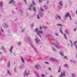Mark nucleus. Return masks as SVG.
I'll return each mask as SVG.
<instances>
[{
    "instance_id": "4c0bfd02",
    "label": "nucleus",
    "mask_w": 77,
    "mask_h": 77,
    "mask_svg": "<svg viewBox=\"0 0 77 77\" xmlns=\"http://www.w3.org/2000/svg\"><path fill=\"white\" fill-rule=\"evenodd\" d=\"M8 72L9 74H11V73H10V72H9V71L8 70Z\"/></svg>"
},
{
    "instance_id": "5fc2aeb1",
    "label": "nucleus",
    "mask_w": 77,
    "mask_h": 77,
    "mask_svg": "<svg viewBox=\"0 0 77 77\" xmlns=\"http://www.w3.org/2000/svg\"><path fill=\"white\" fill-rule=\"evenodd\" d=\"M2 54V53L1 52H0V54Z\"/></svg>"
},
{
    "instance_id": "7ed1b4c3",
    "label": "nucleus",
    "mask_w": 77,
    "mask_h": 77,
    "mask_svg": "<svg viewBox=\"0 0 77 77\" xmlns=\"http://www.w3.org/2000/svg\"><path fill=\"white\" fill-rule=\"evenodd\" d=\"M69 17L70 20H71V17L69 15V13H67L65 15V17Z\"/></svg>"
},
{
    "instance_id": "473e14b6",
    "label": "nucleus",
    "mask_w": 77,
    "mask_h": 77,
    "mask_svg": "<svg viewBox=\"0 0 77 77\" xmlns=\"http://www.w3.org/2000/svg\"><path fill=\"white\" fill-rule=\"evenodd\" d=\"M28 10H29V11H31V10H32V9H31V8H28Z\"/></svg>"
},
{
    "instance_id": "1a4fd4ad",
    "label": "nucleus",
    "mask_w": 77,
    "mask_h": 77,
    "mask_svg": "<svg viewBox=\"0 0 77 77\" xmlns=\"http://www.w3.org/2000/svg\"><path fill=\"white\" fill-rule=\"evenodd\" d=\"M11 49H10V51H11V52H12V49L14 48V47L13 46H12L11 47Z\"/></svg>"
},
{
    "instance_id": "58836bf2",
    "label": "nucleus",
    "mask_w": 77,
    "mask_h": 77,
    "mask_svg": "<svg viewBox=\"0 0 77 77\" xmlns=\"http://www.w3.org/2000/svg\"><path fill=\"white\" fill-rule=\"evenodd\" d=\"M76 43H77V41L75 42L74 43V45H75V44H76Z\"/></svg>"
},
{
    "instance_id": "a878e982",
    "label": "nucleus",
    "mask_w": 77,
    "mask_h": 77,
    "mask_svg": "<svg viewBox=\"0 0 77 77\" xmlns=\"http://www.w3.org/2000/svg\"><path fill=\"white\" fill-rule=\"evenodd\" d=\"M64 59H66V60L68 59L67 58V57H66V56H64Z\"/></svg>"
},
{
    "instance_id": "603ef678",
    "label": "nucleus",
    "mask_w": 77,
    "mask_h": 77,
    "mask_svg": "<svg viewBox=\"0 0 77 77\" xmlns=\"http://www.w3.org/2000/svg\"><path fill=\"white\" fill-rule=\"evenodd\" d=\"M29 74H28V73H26V75H28Z\"/></svg>"
},
{
    "instance_id": "f3484780",
    "label": "nucleus",
    "mask_w": 77,
    "mask_h": 77,
    "mask_svg": "<svg viewBox=\"0 0 77 77\" xmlns=\"http://www.w3.org/2000/svg\"><path fill=\"white\" fill-rule=\"evenodd\" d=\"M35 68H36V69H38L39 68V67L37 65H35Z\"/></svg>"
},
{
    "instance_id": "f03ea898",
    "label": "nucleus",
    "mask_w": 77,
    "mask_h": 77,
    "mask_svg": "<svg viewBox=\"0 0 77 77\" xmlns=\"http://www.w3.org/2000/svg\"><path fill=\"white\" fill-rule=\"evenodd\" d=\"M36 33L37 34H38V35L39 36L40 38H41V35H40L39 33H41V34H42V31H37L36 32Z\"/></svg>"
},
{
    "instance_id": "c85d7f7f",
    "label": "nucleus",
    "mask_w": 77,
    "mask_h": 77,
    "mask_svg": "<svg viewBox=\"0 0 77 77\" xmlns=\"http://www.w3.org/2000/svg\"><path fill=\"white\" fill-rule=\"evenodd\" d=\"M55 46H56V47L57 48H60V46L59 45H55Z\"/></svg>"
},
{
    "instance_id": "09e8293b",
    "label": "nucleus",
    "mask_w": 77,
    "mask_h": 77,
    "mask_svg": "<svg viewBox=\"0 0 77 77\" xmlns=\"http://www.w3.org/2000/svg\"><path fill=\"white\" fill-rule=\"evenodd\" d=\"M1 30H2V32H4V31L3 30V29H1Z\"/></svg>"
},
{
    "instance_id": "dca6fc26",
    "label": "nucleus",
    "mask_w": 77,
    "mask_h": 77,
    "mask_svg": "<svg viewBox=\"0 0 77 77\" xmlns=\"http://www.w3.org/2000/svg\"><path fill=\"white\" fill-rule=\"evenodd\" d=\"M68 64H64V67H68Z\"/></svg>"
},
{
    "instance_id": "680f3d73",
    "label": "nucleus",
    "mask_w": 77,
    "mask_h": 77,
    "mask_svg": "<svg viewBox=\"0 0 77 77\" xmlns=\"http://www.w3.org/2000/svg\"><path fill=\"white\" fill-rule=\"evenodd\" d=\"M75 24H77V23L76 22H75Z\"/></svg>"
},
{
    "instance_id": "774afa93",
    "label": "nucleus",
    "mask_w": 77,
    "mask_h": 77,
    "mask_svg": "<svg viewBox=\"0 0 77 77\" xmlns=\"http://www.w3.org/2000/svg\"><path fill=\"white\" fill-rule=\"evenodd\" d=\"M20 68L21 69V67L20 66Z\"/></svg>"
},
{
    "instance_id": "e433bc0d",
    "label": "nucleus",
    "mask_w": 77,
    "mask_h": 77,
    "mask_svg": "<svg viewBox=\"0 0 77 77\" xmlns=\"http://www.w3.org/2000/svg\"><path fill=\"white\" fill-rule=\"evenodd\" d=\"M60 32H61V33L62 34H63V32H62V30L61 29H60Z\"/></svg>"
},
{
    "instance_id": "4be33fe9",
    "label": "nucleus",
    "mask_w": 77,
    "mask_h": 77,
    "mask_svg": "<svg viewBox=\"0 0 77 77\" xmlns=\"http://www.w3.org/2000/svg\"><path fill=\"white\" fill-rule=\"evenodd\" d=\"M44 8H45V9H46L48 8V7H47V6H44Z\"/></svg>"
},
{
    "instance_id": "2f4dec72",
    "label": "nucleus",
    "mask_w": 77,
    "mask_h": 77,
    "mask_svg": "<svg viewBox=\"0 0 77 77\" xmlns=\"http://www.w3.org/2000/svg\"><path fill=\"white\" fill-rule=\"evenodd\" d=\"M2 49H3V50H5V47L4 46H2Z\"/></svg>"
},
{
    "instance_id": "8fccbe9b",
    "label": "nucleus",
    "mask_w": 77,
    "mask_h": 77,
    "mask_svg": "<svg viewBox=\"0 0 77 77\" xmlns=\"http://www.w3.org/2000/svg\"><path fill=\"white\" fill-rule=\"evenodd\" d=\"M75 48H76V49H77V45H76V46Z\"/></svg>"
},
{
    "instance_id": "423d86ee",
    "label": "nucleus",
    "mask_w": 77,
    "mask_h": 77,
    "mask_svg": "<svg viewBox=\"0 0 77 77\" xmlns=\"http://www.w3.org/2000/svg\"><path fill=\"white\" fill-rule=\"evenodd\" d=\"M63 53H64V52L63 51H61V52H60V54L61 56H64V54H63Z\"/></svg>"
},
{
    "instance_id": "6e6552de",
    "label": "nucleus",
    "mask_w": 77,
    "mask_h": 77,
    "mask_svg": "<svg viewBox=\"0 0 77 77\" xmlns=\"http://www.w3.org/2000/svg\"><path fill=\"white\" fill-rule=\"evenodd\" d=\"M20 57L21 58V61L23 62V63H25V62H24V59H23L22 57Z\"/></svg>"
},
{
    "instance_id": "4d7b16f0",
    "label": "nucleus",
    "mask_w": 77,
    "mask_h": 77,
    "mask_svg": "<svg viewBox=\"0 0 77 77\" xmlns=\"http://www.w3.org/2000/svg\"><path fill=\"white\" fill-rule=\"evenodd\" d=\"M48 3H49L48 1V2H47V4H48Z\"/></svg>"
},
{
    "instance_id": "bf43d9fd",
    "label": "nucleus",
    "mask_w": 77,
    "mask_h": 77,
    "mask_svg": "<svg viewBox=\"0 0 77 77\" xmlns=\"http://www.w3.org/2000/svg\"><path fill=\"white\" fill-rule=\"evenodd\" d=\"M20 12H22V11L21 10H20Z\"/></svg>"
},
{
    "instance_id": "0e129e2a",
    "label": "nucleus",
    "mask_w": 77,
    "mask_h": 77,
    "mask_svg": "<svg viewBox=\"0 0 77 77\" xmlns=\"http://www.w3.org/2000/svg\"><path fill=\"white\" fill-rule=\"evenodd\" d=\"M30 8H32V6H30Z\"/></svg>"
},
{
    "instance_id": "0eeeda50",
    "label": "nucleus",
    "mask_w": 77,
    "mask_h": 77,
    "mask_svg": "<svg viewBox=\"0 0 77 77\" xmlns=\"http://www.w3.org/2000/svg\"><path fill=\"white\" fill-rule=\"evenodd\" d=\"M35 41L36 43H38V42L39 41V39L38 38H35Z\"/></svg>"
},
{
    "instance_id": "39448f33",
    "label": "nucleus",
    "mask_w": 77,
    "mask_h": 77,
    "mask_svg": "<svg viewBox=\"0 0 77 77\" xmlns=\"http://www.w3.org/2000/svg\"><path fill=\"white\" fill-rule=\"evenodd\" d=\"M50 60L51 61H54V62H58L57 60H55V59H54V58H50Z\"/></svg>"
},
{
    "instance_id": "a211bd4d",
    "label": "nucleus",
    "mask_w": 77,
    "mask_h": 77,
    "mask_svg": "<svg viewBox=\"0 0 77 77\" xmlns=\"http://www.w3.org/2000/svg\"><path fill=\"white\" fill-rule=\"evenodd\" d=\"M47 36L48 37H51V35L50 34H48L47 35Z\"/></svg>"
},
{
    "instance_id": "864d4df0",
    "label": "nucleus",
    "mask_w": 77,
    "mask_h": 77,
    "mask_svg": "<svg viewBox=\"0 0 77 77\" xmlns=\"http://www.w3.org/2000/svg\"><path fill=\"white\" fill-rule=\"evenodd\" d=\"M0 35H2V32L0 31Z\"/></svg>"
},
{
    "instance_id": "b1692460",
    "label": "nucleus",
    "mask_w": 77,
    "mask_h": 77,
    "mask_svg": "<svg viewBox=\"0 0 77 77\" xmlns=\"http://www.w3.org/2000/svg\"><path fill=\"white\" fill-rule=\"evenodd\" d=\"M51 44L54 45L55 44V43L54 42H51L50 43Z\"/></svg>"
},
{
    "instance_id": "79ce46f5",
    "label": "nucleus",
    "mask_w": 77,
    "mask_h": 77,
    "mask_svg": "<svg viewBox=\"0 0 77 77\" xmlns=\"http://www.w3.org/2000/svg\"><path fill=\"white\" fill-rule=\"evenodd\" d=\"M55 35H56V36H58V34H57V33H55Z\"/></svg>"
},
{
    "instance_id": "f257e3e1",
    "label": "nucleus",
    "mask_w": 77,
    "mask_h": 77,
    "mask_svg": "<svg viewBox=\"0 0 77 77\" xmlns=\"http://www.w3.org/2000/svg\"><path fill=\"white\" fill-rule=\"evenodd\" d=\"M63 76H65V70L63 71V72H61V75H59L60 77H63Z\"/></svg>"
},
{
    "instance_id": "a19ab883",
    "label": "nucleus",
    "mask_w": 77,
    "mask_h": 77,
    "mask_svg": "<svg viewBox=\"0 0 77 77\" xmlns=\"http://www.w3.org/2000/svg\"><path fill=\"white\" fill-rule=\"evenodd\" d=\"M48 69H49V70H51V68H50V67H48Z\"/></svg>"
},
{
    "instance_id": "a18cd8bd",
    "label": "nucleus",
    "mask_w": 77,
    "mask_h": 77,
    "mask_svg": "<svg viewBox=\"0 0 77 77\" xmlns=\"http://www.w3.org/2000/svg\"><path fill=\"white\" fill-rule=\"evenodd\" d=\"M45 63L46 64H48V62H45Z\"/></svg>"
},
{
    "instance_id": "72a5a7b5",
    "label": "nucleus",
    "mask_w": 77,
    "mask_h": 77,
    "mask_svg": "<svg viewBox=\"0 0 77 77\" xmlns=\"http://www.w3.org/2000/svg\"><path fill=\"white\" fill-rule=\"evenodd\" d=\"M40 10H41V11H44V10H43V9L42 8H40Z\"/></svg>"
},
{
    "instance_id": "3c124183",
    "label": "nucleus",
    "mask_w": 77,
    "mask_h": 77,
    "mask_svg": "<svg viewBox=\"0 0 77 77\" xmlns=\"http://www.w3.org/2000/svg\"><path fill=\"white\" fill-rule=\"evenodd\" d=\"M31 27H33V26H34L33 25H31Z\"/></svg>"
},
{
    "instance_id": "c03bdc74",
    "label": "nucleus",
    "mask_w": 77,
    "mask_h": 77,
    "mask_svg": "<svg viewBox=\"0 0 77 77\" xmlns=\"http://www.w3.org/2000/svg\"><path fill=\"white\" fill-rule=\"evenodd\" d=\"M42 77H44V75L43 74H42Z\"/></svg>"
},
{
    "instance_id": "ddd939ff",
    "label": "nucleus",
    "mask_w": 77,
    "mask_h": 77,
    "mask_svg": "<svg viewBox=\"0 0 77 77\" xmlns=\"http://www.w3.org/2000/svg\"><path fill=\"white\" fill-rule=\"evenodd\" d=\"M32 3L33 5H34V6H35V5H36L35 2H34V1H33V0L32 1Z\"/></svg>"
},
{
    "instance_id": "37998d69",
    "label": "nucleus",
    "mask_w": 77,
    "mask_h": 77,
    "mask_svg": "<svg viewBox=\"0 0 77 77\" xmlns=\"http://www.w3.org/2000/svg\"><path fill=\"white\" fill-rule=\"evenodd\" d=\"M74 32H75V31H76V29L75 28V29H74Z\"/></svg>"
},
{
    "instance_id": "13d9d810",
    "label": "nucleus",
    "mask_w": 77,
    "mask_h": 77,
    "mask_svg": "<svg viewBox=\"0 0 77 77\" xmlns=\"http://www.w3.org/2000/svg\"><path fill=\"white\" fill-rule=\"evenodd\" d=\"M46 23L47 24H48V25L49 24V23H48V22H47Z\"/></svg>"
},
{
    "instance_id": "aec40b11",
    "label": "nucleus",
    "mask_w": 77,
    "mask_h": 77,
    "mask_svg": "<svg viewBox=\"0 0 77 77\" xmlns=\"http://www.w3.org/2000/svg\"><path fill=\"white\" fill-rule=\"evenodd\" d=\"M64 37H65V38L66 39H67V37L66 36V35H65V34H64Z\"/></svg>"
},
{
    "instance_id": "de8ad7c7",
    "label": "nucleus",
    "mask_w": 77,
    "mask_h": 77,
    "mask_svg": "<svg viewBox=\"0 0 77 77\" xmlns=\"http://www.w3.org/2000/svg\"><path fill=\"white\" fill-rule=\"evenodd\" d=\"M42 29V27H41V26H40V29L41 30Z\"/></svg>"
},
{
    "instance_id": "7c9ffc66",
    "label": "nucleus",
    "mask_w": 77,
    "mask_h": 77,
    "mask_svg": "<svg viewBox=\"0 0 77 77\" xmlns=\"http://www.w3.org/2000/svg\"><path fill=\"white\" fill-rule=\"evenodd\" d=\"M18 45H21V42H18Z\"/></svg>"
},
{
    "instance_id": "20e7f679",
    "label": "nucleus",
    "mask_w": 77,
    "mask_h": 77,
    "mask_svg": "<svg viewBox=\"0 0 77 77\" xmlns=\"http://www.w3.org/2000/svg\"><path fill=\"white\" fill-rule=\"evenodd\" d=\"M14 0H11L10 2H9V4H11V3H12V5H14L15 3H16V2H14Z\"/></svg>"
},
{
    "instance_id": "69168bd1",
    "label": "nucleus",
    "mask_w": 77,
    "mask_h": 77,
    "mask_svg": "<svg viewBox=\"0 0 77 77\" xmlns=\"http://www.w3.org/2000/svg\"><path fill=\"white\" fill-rule=\"evenodd\" d=\"M76 57H77V54H76Z\"/></svg>"
},
{
    "instance_id": "4468645a",
    "label": "nucleus",
    "mask_w": 77,
    "mask_h": 77,
    "mask_svg": "<svg viewBox=\"0 0 77 77\" xmlns=\"http://www.w3.org/2000/svg\"><path fill=\"white\" fill-rule=\"evenodd\" d=\"M43 29H47V27L45 26H43Z\"/></svg>"
},
{
    "instance_id": "bb28decb",
    "label": "nucleus",
    "mask_w": 77,
    "mask_h": 77,
    "mask_svg": "<svg viewBox=\"0 0 77 77\" xmlns=\"http://www.w3.org/2000/svg\"><path fill=\"white\" fill-rule=\"evenodd\" d=\"M37 16L38 19H40V18L39 17V15H38V14L37 15Z\"/></svg>"
},
{
    "instance_id": "338daca9",
    "label": "nucleus",
    "mask_w": 77,
    "mask_h": 77,
    "mask_svg": "<svg viewBox=\"0 0 77 77\" xmlns=\"http://www.w3.org/2000/svg\"><path fill=\"white\" fill-rule=\"evenodd\" d=\"M68 45L69 46V44H68Z\"/></svg>"
},
{
    "instance_id": "f8f14e48",
    "label": "nucleus",
    "mask_w": 77,
    "mask_h": 77,
    "mask_svg": "<svg viewBox=\"0 0 77 77\" xmlns=\"http://www.w3.org/2000/svg\"><path fill=\"white\" fill-rule=\"evenodd\" d=\"M7 66L8 67H9L10 66V61H9L8 64L7 65Z\"/></svg>"
},
{
    "instance_id": "6ab92c4d",
    "label": "nucleus",
    "mask_w": 77,
    "mask_h": 77,
    "mask_svg": "<svg viewBox=\"0 0 77 77\" xmlns=\"http://www.w3.org/2000/svg\"><path fill=\"white\" fill-rule=\"evenodd\" d=\"M3 2H1L0 3V6H3V4H2Z\"/></svg>"
},
{
    "instance_id": "c9c22d12",
    "label": "nucleus",
    "mask_w": 77,
    "mask_h": 77,
    "mask_svg": "<svg viewBox=\"0 0 77 77\" xmlns=\"http://www.w3.org/2000/svg\"><path fill=\"white\" fill-rule=\"evenodd\" d=\"M39 2H40V3H41L42 2V0H39Z\"/></svg>"
},
{
    "instance_id": "6e6d98bb",
    "label": "nucleus",
    "mask_w": 77,
    "mask_h": 77,
    "mask_svg": "<svg viewBox=\"0 0 77 77\" xmlns=\"http://www.w3.org/2000/svg\"><path fill=\"white\" fill-rule=\"evenodd\" d=\"M55 19H57V17H56Z\"/></svg>"
},
{
    "instance_id": "393cba45",
    "label": "nucleus",
    "mask_w": 77,
    "mask_h": 77,
    "mask_svg": "<svg viewBox=\"0 0 77 77\" xmlns=\"http://www.w3.org/2000/svg\"><path fill=\"white\" fill-rule=\"evenodd\" d=\"M57 17L59 19V20H60L61 18H60V16L59 15H57Z\"/></svg>"
},
{
    "instance_id": "e2e57ef3",
    "label": "nucleus",
    "mask_w": 77,
    "mask_h": 77,
    "mask_svg": "<svg viewBox=\"0 0 77 77\" xmlns=\"http://www.w3.org/2000/svg\"><path fill=\"white\" fill-rule=\"evenodd\" d=\"M50 77H53V76H52V75H51Z\"/></svg>"
},
{
    "instance_id": "9d476101",
    "label": "nucleus",
    "mask_w": 77,
    "mask_h": 77,
    "mask_svg": "<svg viewBox=\"0 0 77 77\" xmlns=\"http://www.w3.org/2000/svg\"><path fill=\"white\" fill-rule=\"evenodd\" d=\"M57 26H63V25H62V24H57Z\"/></svg>"
},
{
    "instance_id": "49530a36",
    "label": "nucleus",
    "mask_w": 77,
    "mask_h": 77,
    "mask_svg": "<svg viewBox=\"0 0 77 77\" xmlns=\"http://www.w3.org/2000/svg\"><path fill=\"white\" fill-rule=\"evenodd\" d=\"M53 50L54 51H55L56 50V49L54 48H53Z\"/></svg>"
},
{
    "instance_id": "f704fd0d",
    "label": "nucleus",
    "mask_w": 77,
    "mask_h": 77,
    "mask_svg": "<svg viewBox=\"0 0 77 77\" xmlns=\"http://www.w3.org/2000/svg\"><path fill=\"white\" fill-rule=\"evenodd\" d=\"M28 39H29V41H31V39H30V38L29 37H28Z\"/></svg>"
},
{
    "instance_id": "5701e85b",
    "label": "nucleus",
    "mask_w": 77,
    "mask_h": 77,
    "mask_svg": "<svg viewBox=\"0 0 77 77\" xmlns=\"http://www.w3.org/2000/svg\"><path fill=\"white\" fill-rule=\"evenodd\" d=\"M72 76L73 77H75V74H74L73 73V74H72Z\"/></svg>"
},
{
    "instance_id": "cd10ccee",
    "label": "nucleus",
    "mask_w": 77,
    "mask_h": 77,
    "mask_svg": "<svg viewBox=\"0 0 77 77\" xmlns=\"http://www.w3.org/2000/svg\"><path fill=\"white\" fill-rule=\"evenodd\" d=\"M33 10L35 11V12H36V8H33Z\"/></svg>"
},
{
    "instance_id": "412c9836",
    "label": "nucleus",
    "mask_w": 77,
    "mask_h": 77,
    "mask_svg": "<svg viewBox=\"0 0 77 77\" xmlns=\"http://www.w3.org/2000/svg\"><path fill=\"white\" fill-rule=\"evenodd\" d=\"M65 32L67 34H69V33L68 32V30H65Z\"/></svg>"
},
{
    "instance_id": "ea45409f",
    "label": "nucleus",
    "mask_w": 77,
    "mask_h": 77,
    "mask_svg": "<svg viewBox=\"0 0 77 77\" xmlns=\"http://www.w3.org/2000/svg\"><path fill=\"white\" fill-rule=\"evenodd\" d=\"M70 42L71 43V45H72V41H70Z\"/></svg>"
},
{
    "instance_id": "c756f323",
    "label": "nucleus",
    "mask_w": 77,
    "mask_h": 77,
    "mask_svg": "<svg viewBox=\"0 0 77 77\" xmlns=\"http://www.w3.org/2000/svg\"><path fill=\"white\" fill-rule=\"evenodd\" d=\"M35 31H36L37 32L38 31V28H37L35 29Z\"/></svg>"
},
{
    "instance_id": "9b49d317",
    "label": "nucleus",
    "mask_w": 77,
    "mask_h": 77,
    "mask_svg": "<svg viewBox=\"0 0 77 77\" xmlns=\"http://www.w3.org/2000/svg\"><path fill=\"white\" fill-rule=\"evenodd\" d=\"M59 4L60 5V6H62L63 5V2L62 1H60L59 2Z\"/></svg>"
},
{
    "instance_id": "052dcab7",
    "label": "nucleus",
    "mask_w": 77,
    "mask_h": 77,
    "mask_svg": "<svg viewBox=\"0 0 77 77\" xmlns=\"http://www.w3.org/2000/svg\"><path fill=\"white\" fill-rule=\"evenodd\" d=\"M51 38H52V39H54V38H53V37H51Z\"/></svg>"
},
{
    "instance_id": "2eb2a0df",
    "label": "nucleus",
    "mask_w": 77,
    "mask_h": 77,
    "mask_svg": "<svg viewBox=\"0 0 77 77\" xmlns=\"http://www.w3.org/2000/svg\"><path fill=\"white\" fill-rule=\"evenodd\" d=\"M60 68H61V67L60 66L59 67V70L58 71V72H60Z\"/></svg>"
}]
</instances>
